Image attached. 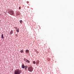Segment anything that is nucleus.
<instances>
[{"label": "nucleus", "instance_id": "1a4fd4ad", "mask_svg": "<svg viewBox=\"0 0 74 74\" xmlns=\"http://www.w3.org/2000/svg\"><path fill=\"white\" fill-rule=\"evenodd\" d=\"M25 70H27V66L26 65L25 66Z\"/></svg>", "mask_w": 74, "mask_h": 74}, {"label": "nucleus", "instance_id": "2eb2a0df", "mask_svg": "<svg viewBox=\"0 0 74 74\" xmlns=\"http://www.w3.org/2000/svg\"><path fill=\"white\" fill-rule=\"evenodd\" d=\"M33 64H36V62H35V61H33Z\"/></svg>", "mask_w": 74, "mask_h": 74}, {"label": "nucleus", "instance_id": "6e6552de", "mask_svg": "<svg viewBox=\"0 0 74 74\" xmlns=\"http://www.w3.org/2000/svg\"><path fill=\"white\" fill-rule=\"evenodd\" d=\"M39 60H38L37 61H36V64H39Z\"/></svg>", "mask_w": 74, "mask_h": 74}, {"label": "nucleus", "instance_id": "9b49d317", "mask_svg": "<svg viewBox=\"0 0 74 74\" xmlns=\"http://www.w3.org/2000/svg\"><path fill=\"white\" fill-rule=\"evenodd\" d=\"M20 23L21 24V23H23V21H22V20H21L20 21Z\"/></svg>", "mask_w": 74, "mask_h": 74}, {"label": "nucleus", "instance_id": "0eeeda50", "mask_svg": "<svg viewBox=\"0 0 74 74\" xmlns=\"http://www.w3.org/2000/svg\"><path fill=\"white\" fill-rule=\"evenodd\" d=\"M13 34V31L12 30H11L10 32V34L11 35V34Z\"/></svg>", "mask_w": 74, "mask_h": 74}, {"label": "nucleus", "instance_id": "f03ea898", "mask_svg": "<svg viewBox=\"0 0 74 74\" xmlns=\"http://www.w3.org/2000/svg\"><path fill=\"white\" fill-rule=\"evenodd\" d=\"M28 70L29 71L32 72L33 70V68H32V66L29 67L28 68Z\"/></svg>", "mask_w": 74, "mask_h": 74}, {"label": "nucleus", "instance_id": "f257e3e1", "mask_svg": "<svg viewBox=\"0 0 74 74\" xmlns=\"http://www.w3.org/2000/svg\"><path fill=\"white\" fill-rule=\"evenodd\" d=\"M21 71H22L20 69H16L14 71V74H20Z\"/></svg>", "mask_w": 74, "mask_h": 74}, {"label": "nucleus", "instance_id": "a211bd4d", "mask_svg": "<svg viewBox=\"0 0 74 74\" xmlns=\"http://www.w3.org/2000/svg\"><path fill=\"white\" fill-rule=\"evenodd\" d=\"M19 9L20 10L21 9V7H19Z\"/></svg>", "mask_w": 74, "mask_h": 74}, {"label": "nucleus", "instance_id": "ddd939ff", "mask_svg": "<svg viewBox=\"0 0 74 74\" xmlns=\"http://www.w3.org/2000/svg\"><path fill=\"white\" fill-rule=\"evenodd\" d=\"M16 31H17V33H19V28H18L17 30H16Z\"/></svg>", "mask_w": 74, "mask_h": 74}, {"label": "nucleus", "instance_id": "7ed1b4c3", "mask_svg": "<svg viewBox=\"0 0 74 74\" xmlns=\"http://www.w3.org/2000/svg\"><path fill=\"white\" fill-rule=\"evenodd\" d=\"M9 14H10L11 15H14V12L12 10H9Z\"/></svg>", "mask_w": 74, "mask_h": 74}, {"label": "nucleus", "instance_id": "f8f14e48", "mask_svg": "<svg viewBox=\"0 0 74 74\" xmlns=\"http://www.w3.org/2000/svg\"><path fill=\"white\" fill-rule=\"evenodd\" d=\"M1 38H2L3 39L4 38V37H3V34H2L1 35Z\"/></svg>", "mask_w": 74, "mask_h": 74}, {"label": "nucleus", "instance_id": "dca6fc26", "mask_svg": "<svg viewBox=\"0 0 74 74\" xmlns=\"http://www.w3.org/2000/svg\"><path fill=\"white\" fill-rule=\"evenodd\" d=\"M27 60V59H26L25 58H24V61H25V62H26Z\"/></svg>", "mask_w": 74, "mask_h": 74}, {"label": "nucleus", "instance_id": "f3484780", "mask_svg": "<svg viewBox=\"0 0 74 74\" xmlns=\"http://www.w3.org/2000/svg\"><path fill=\"white\" fill-rule=\"evenodd\" d=\"M14 28H15V29H17V27H14Z\"/></svg>", "mask_w": 74, "mask_h": 74}, {"label": "nucleus", "instance_id": "4468645a", "mask_svg": "<svg viewBox=\"0 0 74 74\" xmlns=\"http://www.w3.org/2000/svg\"><path fill=\"white\" fill-rule=\"evenodd\" d=\"M20 52H21V53H23V50H21L20 51Z\"/></svg>", "mask_w": 74, "mask_h": 74}, {"label": "nucleus", "instance_id": "39448f33", "mask_svg": "<svg viewBox=\"0 0 74 74\" xmlns=\"http://www.w3.org/2000/svg\"><path fill=\"white\" fill-rule=\"evenodd\" d=\"M23 64L22 65V66L21 67L22 69H25V65L24 64Z\"/></svg>", "mask_w": 74, "mask_h": 74}, {"label": "nucleus", "instance_id": "6ab92c4d", "mask_svg": "<svg viewBox=\"0 0 74 74\" xmlns=\"http://www.w3.org/2000/svg\"><path fill=\"white\" fill-rule=\"evenodd\" d=\"M16 36H18V35L17 34H16Z\"/></svg>", "mask_w": 74, "mask_h": 74}, {"label": "nucleus", "instance_id": "aec40b11", "mask_svg": "<svg viewBox=\"0 0 74 74\" xmlns=\"http://www.w3.org/2000/svg\"><path fill=\"white\" fill-rule=\"evenodd\" d=\"M36 52H37V53H38V51H36Z\"/></svg>", "mask_w": 74, "mask_h": 74}, {"label": "nucleus", "instance_id": "423d86ee", "mask_svg": "<svg viewBox=\"0 0 74 74\" xmlns=\"http://www.w3.org/2000/svg\"><path fill=\"white\" fill-rule=\"evenodd\" d=\"M29 50L28 49H26L25 51V53H29Z\"/></svg>", "mask_w": 74, "mask_h": 74}, {"label": "nucleus", "instance_id": "412c9836", "mask_svg": "<svg viewBox=\"0 0 74 74\" xmlns=\"http://www.w3.org/2000/svg\"><path fill=\"white\" fill-rule=\"evenodd\" d=\"M35 52H37V50H35Z\"/></svg>", "mask_w": 74, "mask_h": 74}, {"label": "nucleus", "instance_id": "9d476101", "mask_svg": "<svg viewBox=\"0 0 74 74\" xmlns=\"http://www.w3.org/2000/svg\"><path fill=\"white\" fill-rule=\"evenodd\" d=\"M26 62H27V63H30V61L27 60H26Z\"/></svg>", "mask_w": 74, "mask_h": 74}, {"label": "nucleus", "instance_id": "20e7f679", "mask_svg": "<svg viewBox=\"0 0 74 74\" xmlns=\"http://www.w3.org/2000/svg\"><path fill=\"white\" fill-rule=\"evenodd\" d=\"M16 16H17V15H20V13L19 12H17L16 13Z\"/></svg>", "mask_w": 74, "mask_h": 74}]
</instances>
